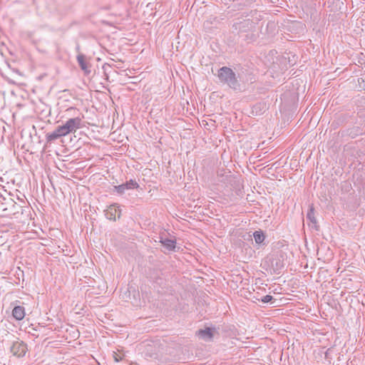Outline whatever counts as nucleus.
<instances>
[{
	"label": "nucleus",
	"instance_id": "f257e3e1",
	"mask_svg": "<svg viewBox=\"0 0 365 365\" xmlns=\"http://www.w3.org/2000/svg\"><path fill=\"white\" fill-rule=\"evenodd\" d=\"M81 124L82 119L79 117L69 118L63 125L57 126L53 132L46 133L47 143H51L70 133H76L81 128Z\"/></svg>",
	"mask_w": 365,
	"mask_h": 365
},
{
	"label": "nucleus",
	"instance_id": "f03ea898",
	"mask_svg": "<svg viewBox=\"0 0 365 365\" xmlns=\"http://www.w3.org/2000/svg\"><path fill=\"white\" fill-rule=\"evenodd\" d=\"M218 78L221 83L227 85L230 88L237 90L240 83L234 71L228 67L223 66L218 71Z\"/></svg>",
	"mask_w": 365,
	"mask_h": 365
},
{
	"label": "nucleus",
	"instance_id": "7ed1b4c3",
	"mask_svg": "<svg viewBox=\"0 0 365 365\" xmlns=\"http://www.w3.org/2000/svg\"><path fill=\"white\" fill-rule=\"evenodd\" d=\"M10 351L13 356L17 358H22L28 351L27 344L23 341L17 339L12 342Z\"/></svg>",
	"mask_w": 365,
	"mask_h": 365
},
{
	"label": "nucleus",
	"instance_id": "20e7f679",
	"mask_svg": "<svg viewBox=\"0 0 365 365\" xmlns=\"http://www.w3.org/2000/svg\"><path fill=\"white\" fill-rule=\"evenodd\" d=\"M253 22L250 19H244L243 21H236L233 24V27L239 32H246L252 29Z\"/></svg>",
	"mask_w": 365,
	"mask_h": 365
},
{
	"label": "nucleus",
	"instance_id": "39448f33",
	"mask_svg": "<svg viewBox=\"0 0 365 365\" xmlns=\"http://www.w3.org/2000/svg\"><path fill=\"white\" fill-rule=\"evenodd\" d=\"M121 214V210L119 206H117L116 204L111 205L108 207V208L106 210L105 215L107 219L110 220H115L116 215H118V218H120Z\"/></svg>",
	"mask_w": 365,
	"mask_h": 365
},
{
	"label": "nucleus",
	"instance_id": "423d86ee",
	"mask_svg": "<svg viewBox=\"0 0 365 365\" xmlns=\"http://www.w3.org/2000/svg\"><path fill=\"white\" fill-rule=\"evenodd\" d=\"M215 331V329L212 328H205V329H200L197 331V335L205 341H210L213 337V333Z\"/></svg>",
	"mask_w": 365,
	"mask_h": 365
},
{
	"label": "nucleus",
	"instance_id": "0eeeda50",
	"mask_svg": "<svg viewBox=\"0 0 365 365\" xmlns=\"http://www.w3.org/2000/svg\"><path fill=\"white\" fill-rule=\"evenodd\" d=\"M9 209L6 207L3 209V211L5 212V215H14L16 213H19V210L21 209V206L15 202L14 200H11Z\"/></svg>",
	"mask_w": 365,
	"mask_h": 365
},
{
	"label": "nucleus",
	"instance_id": "6e6552de",
	"mask_svg": "<svg viewBox=\"0 0 365 365\" xmlns=\"http://www.w3.org/2000/svg\"><path fill=\"white\" fill-rule=\"evenodd\" d=\"M12 316L18 321L22 320L25 317V309L22 306H16L12 310Z\"/></svg>",
	"mask_w": 365,
	"mask_h": 365
},
{
	"label": "nucleus",
	"instance_id": "1a4fd4ad",
	"mask_svg": "<svg viewBox=\"0 0 365 365\" xmlns=\"http://www.w3.org/2000/svg\"><path fill=\"white\" fill-rule=\"evenodd\" d=\"M77 61H78V65L81 67V68L86 73H89L91 72V71L89 70V68H88V64L86 61V56L83 54L79 53L77 56Z\"/></svg>",
	"mask_w": 365,
	"mask_h": 365
},
{
	"label": "nucleus",
	"instance_id": "9d476101",
	"mask_svg": "<svg viewBox=\"0 0 365 365\" xmlns=\"http://www.w3.org/2000/svg\"><path fill=\"white\" fill-rule=\"evenodd\" d=\"M160 242L163 245L166 247L168 250H174L175 248V241L170 239H161Z\"/></svg>",
	"mask_w": 365,
	"mask_h": 365
},
{
	"label": "nucleus",
	"instance_id": "9b49d317",
	"mask_svg": "<svg viewBox=\"0 0 365 365\" xmlns=\"http://www.w3.org/2000/svg\"><path fill=\"white\" fill-rule=\"evenodd\" d=\"M253 237L257 244L262 243L265 238L264 233L261 230L255 231L253 233Z\"/></svg>",
	"mask_w": 365,
	"mask_h": 365
},
{
	"label": "nucleus",
	"instance_id": "f8f14e48",
	"mask_svg": "<svg viewBox=\"0 0 365 365\" xmlns=\"http://www.w3.org/2000/svg\"><path fill=\"white\" fill-rule=\"evenodd\" d=\"M307 218L313 224L317 223V220L314 217V208L312 207H311L310 209L309 210L307 215Z\"/></svg>",
	"mask_w": 365,
	"mask_h": 365
},
{
	"label": "nucleus",
	"instance_id": "ddd939ff",
	"mask_svg": "<svg viewBox=\"0 0 365 365\" xmlns=\"http://www.w3.org/2000/svg\"><path fill=\"white\" fill-rule=\"evenodd\" d=\"M125 185V187L128 190H131L134 188H137L138 187V184L135 180H130L129 181H127L125 183H124Z\"/></svg>",
	"mask_w": 365,
	"mask_h": 365
},
{
	"label": "nucleus",
	"instance_id": "4468645a",
	"mask_svg": "<svg viewBox=\"0 0 365 365\" xmlns=\"http://www.w3.org/2000/svg\"><path fill=\"white\" fill-rule=\"evenodd\" d=\"M114 190L115 192H117L118 194L120 195H122L125 192V191L126 190H128L126 187H125V184H121L120 185H118V186H114Z\"/></svg>",
	"mask_w": 365,
	"mask_h": 365
},
{
	"label": "nucleus",
	"instance_id": "2eb2a0df",
	"mask_svg": "<svg viewBox=\"0 0 365 365\" xmlns=\"http://www.w3.org/2000/svg\"><path fill=\"white\" fill-rule=\"evenodd\" d=\"M273 299V297L271 296V295H265L264 296L261 301L263 302V303H268L269 302H271L272 300Z\"/></svg>",
	"mask_w": 365,
	"mask_h": 365
},
{
	"label": "nucleus",
	"instance_id": "dca6fc26",
	"mask_svg": "<svg viewBox=\"0 0 365 365\" xmlns=\"http://www.w3.org/2000/svg\"><path fill=\"white\" fill-rule=\"evenodd\" d=\"M108 68H110V66L108 63H105L103 66V69L104 70L105 72L107 71Z\"/></svg>",
	"mask_w": 365,
	"mask_h": 365
},
{
	"label": "nucleus",
	"instance_id": "f3484780",
	"mask_svg": "<svg viewBox=\"0 0 365 365\" xmlns=\"http://www.w3.org/2000/svg\"><path fill=\"white\" fill-rule=\"evenodd\" d=\"M115 361H119L120 359H118L117 356H114Z\"/></svg>",
	"mask_w": 365,
	"mask_h": 365
},
{
	"label": "nucleus",
	"instance_id": "a211bd4d",
	"mask_svg": "<svg viewBox=\"0 0 365 365\" xmlns=\"http://www.w3.org/2000/svg\"><path fill=\"white\" fill-rule=\"evenodd\" d=\"M363 190H364V192L365 193V183H364V185L363 186Z\"/></svg>",
	"mask_w": 365,
	"mask_h": 365
},
{
	"label": "nucleus",
	"instance_id": "6ab92c4d",
	"mask_svg": "<svg viewBox=\"0 0 365 365\" xmlns=\"http://www.w3.org/2000/svg\"><path fill=\"white\" fill-rule=\"evenodd\" d=\"M217 175H222V173H219L218 172Z\"/></svg>",
	"mask_w": 365,
	"mask_h": 365
},
{
	"label": "nucleus",
	"instance_id": "aec40b11",
	"mask_svg": "<svg viewBox=\"0 0 365 365\" xmlns=\"http://www.w3.org/2000/svg\"><path fill=\"white\" fill-rule=\"evenodd\" d=\"M362 81L365 83V78L362 79Z\"/></svg>",
	"mask_w": 365,
	"mask_h": 365
}]
</instances>
